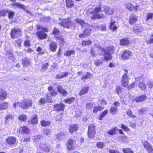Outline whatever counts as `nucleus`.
<instances>
[{
	"mask_svg": "<svg viewBox=\"0 0 153 153\" xmlns=\"http://www.w3.org/2000/svg\"><path fill=\"white\" fill-rule=\"evenodd\" d=\"M57 94V91L55 89L53 90L52 91L47 94L46 96V101L48 102H51V96H55Z\"/></svg>",
	"mask_w": 153,
	"mask_h": 153,
	"instance_id": "11",
	"label": "nucleus"
},
{
	"mask_svg": "<svg viewBox=\"0 0 153 153\" xmlns=\"http://www.w3.org/2000/svg\"><path fill=\"white\" fill-rule=\"evenodd\" d=\"M49 47L51 51L54 52L56 51L57 48V45L55 42H52L50 43Z\"/></svg>",
	"mask_w": 153,
	"mask_h": 153,
	"instance_id": "30",
	"label": "nucleus"
},
{
	"mask_svg": "<svg viewBox=\"0 0 153 153\" xmlns=\"http://www.w3.org/2000/svg\"><path fill=\"white\" fill-rule=\"evenodd\" d=\"M92 75L89 72H87L85 75L82 76L81 78V79L83 81L85 82V80L90 78L92 76Z\"/></svg>",
	"mask_w": 153,
	"mask_h": 153,
	"instance_id": "29",
	"label": "nucleus"
},
{
	"mask_svg": "<svg viewBox=\"0 0 153 153\" xmlns=\"http://www.w3.org/2000/svg\"><path fill=\"white\" fill-rule=\"evenodd\" d=\"M96 50H97V53L100 55L104 56V59L106 61L110 60L112 58L111 54L113 53V48L112 47H107L106 48H103L100 46L96 45Z\"/></svg>",
	"mask_w": 153,
	"mask_h": 153,
	"instance_id": "1",
	"label": "nucleus"
},
{
	"mask_svg": "<svg viewBox=\"0 0 153 153\" xmlns=\"http://www.w3.org/2000/svg\"><path fill=\"white\" fill-rule=\"evenodd\" d=\"M44 29H42L41 31L37 32L36 34L37 36L40 39H43L46 38L47 35L43 31Z\"/></svg>",
	"mask_w": 153,
	"mask_h": 153,
	"instance_id": "21",
	"label": "nucleus"
},
{
	"mask_svg": "<svg viewBox=\"0 0 153 153\" xmlns=\"http://www.w3.org/2000/svg\"><path fill=\"white\" fill-rule=\"evenodd\" d=\"M7 93L4 89H0V101L6 99Z\"/></svg>",
	"mask_w": 153,
	"mask_h": 153,
	"instance_id": "24",
	"label": "nucleus"
},
{
	"mask_svg": "<svg viewBox=\"0 0 153 153\" xmlns=\"http://www.w3.org/2000/svg\"><path fill=\"white\" fill-rule=\"evenodd\" d=\"M75 53V51L73 50H69L66 51L64 54L66 56H70L71 54H74Z\"/></svg>",
	"mask_w": 153,
	"mask_h": 153,
	"instance_id": "40",
	"label": "nucleus"
},
{
	"mask_svg": "<svg viewBox=\"0 0 153 153\" xmlns=\"http://www.w3.org/2000/svg\"><path fill=\"white\" fill-rule=\"evenodd\" d=\"M103 109V108L100 106H96L93 109V113L95 114L98 111H100Z\"/></svg>",
	"mask_w": 153,
	"mask_h": 153,
	"instance_id": "50",
	"label": "nucleus"
},
{
	"mask_svg": "<svg viewBox=\"0 0 153 153\" xmlns=\"http://www.w3.org/2000/svg\"><path fill=\"white\" fill-rule=\"evenodd\" d=\"M86 108L88 109H91L93 107V105L91 103H88L86 104Z\"/></svg>",
	"mask_w": 153,
	"mask_h": 153,
	"instance_id": "62",
	"label": "nucleus"
},
{
	"mask_svg": "<svg viewBox=\"0 0 153 153\" xmlns=\"http://www.w3.org/2000/svg\"><path fill=\"white\" fill-rule=\"evenodd\" d=\"M59 33V31L58 29H54L53 34L55 35V37L57 40H59L61 44L64 45L65 44V42L63 36H61Z\"/></svg>",
	"mask_w": 153,
	"mask_h": 153,
	"instance_id": "7",
	"label": "nucleus"
},
{
	"mask_svg": "<svg viewBox=\"0 0 153 153\" xmlns=\"http://www.w3.org/2000/svg\"><path fill=\"white\" fill-rule=\"evenodd\" d=\"M65 6L67 8H71L75 6L74 1L73 0H65Z\"/></svg>",
	"mask_w": 153,
	"mask_h": 153,
	"instance_id": "17",
	"label": "nucleus"
},
{
	"mask_svg": "<svg viewBox=\"0 0 153 153\" xmlns=\"http://www.w3.org/2000/svg\"><path fill=\"white\" fill-rule=\"evenodd\" d=\"M48 66V63L43 64L41 66L40 71L42 72H45L47 69Z\"/></svg>",
	"mask_w": 153,
	"mask_h": 153,
	"instance_id": "35",
	"label": "nucleus"
},
{
	"mask_svg": "<svg viewBox=\"0 0 153 153\" xmlns=\"http://www.w3.org/2000/svg\"><path fill=\"white\" fill-rule=\"evenodd\" d=\"M20 130L21 131V133L22 134H27L30 131L29 129L26 126H24L23 127H21Z\"/></svg>",
	"mask_w": 153,
	"mask_h": 153,
	"instance_id": "32",
	"label": "nucleus"
},
{
	"mask_svg": "<svg viewBox=\"0 0 153 153\" xmlns=\"http://www.w3.org/2000/svg\"><path fill=\"white\" fill-rule=\"evenodd\" d=\"M65 136V134L64 133L62 132L56 135V138L58 140H60L61 139L64 137Z\"/></svg>",
	"mask_w": 153,
	"mask_h": 153,
	"instance_id": "43",
	"label": "nucleus"
},
{
	"mask_svg": "<svg viewBox=\"0 0 153 153\" xmlns=\"http://www.w3.org/2000/svg\"><path fill=\"white\" fill-rule=\"evenodd\" d=\"M30 62L29 60L27 58L22 59V64L24 67H27L30 65Z\"/></svg>",
	"mask_w": 153,
	"mask_h": 153,
	"instance_id": "27",
	"label": "nucleus"
},
{
	"mask_svg": "<svg viewBox=\"0 0 153 153\" xmlns=\"http://www.w3.org/2000/svg\"><path fill=\"white\" fill-rule=\"evenodd\" d=\"M102 64V61L100 59H97L95 61V64L97 66H99Z\"/></svg>",
	"mask_w": 153,
	"mask_h": 153,
	"instance_id": "60",
	"label": "nucleus"
},
{
	"mask_svg": "<svg viewBox=\"0 0 153 153\" xmlns=\"http://www.w3.org/2000/svg\"><path fill=\"white\" fill-rule=\"evenodd\" d=\"M120 42L122 45H127L129 43V40L126 39H122L120 40Z\"/></svg>",
	"mask_w": 153,
	"mask_h": 153,
	"instance_id": "42",
	"label": "nucleus"
},
{
	"mask_svg": "<svg viewBox=\"0 0 153 153\" xmlns=\"http://www.w3.org/2000/svg\"><path fill=\"white\" fill-rule=\"evenodd\" d=\"M75 100V98L72 97V98L65 100L64 102L66 103L70 104L74 102Z\"/></svg>",
	"mask_w": 153,
	"mask_h": 153,
	"instance_id": "46",
	"label": "nucleus"
},
{
	"mask_svg": "<svg viewBox=\"0 0 153 153\" xmlns=\"http://www.w3.org/2000/svg\"><path fill=\"white\" fill-rule=\"evenodd\" d=\"M103 11L107 15H111L114 12V10L109 7L106 6L104 7Z\"/></svg>",
	"mask_w": 153,
	"mask_h": 153,
	"instance_id": "23",
	"label": "nucleus"
},
{
	"mask_svg": "<svg viewBox=\"0 0 153 153\" xmlns=\"http://www.w3.org/2000/svg\"><path fill=\"white\" fill-rule=\"evenodd\" d=\"M95 48H93V47H91L90 53L92 56L93 57H95L97 54L95 53Z\"/></svg>",
	"mask_w": 153,
	"mask_h": 153,
	"instance_id": "55",
	"label": "nucleus"
},
{
	"mask_svg": "<svg viewBox=\"0 0 153 153\" xmlns=\"http://www.w3.org/2000/svg\"><path fill=\"white\" fill-rule=\"evenodd\" d=\"M148 85L150 88L153 87V82L152 80H149L148 82Z\"/></svg>",
	"mask_w": 153,
	"mask_h": 153,
	"instance_id": "64",
	"label": "nucleus"
},
{
	"mask_svg": "<svg viewBox=\"0 0 153 153\" xmlns=\"http://www.w3.org/2000/svg\"><path fill=\"white\" fill-rule=\"evenodd\" d=\"M117 140L123 143H126L127 142V138L124 136H120L118 137L117 138Z\"/></svg>",
	"mask_w": 153,
	"mask_h": 153,
	"instance_id": "33",
	"label": "nucleus"
},
{
	"mask_svg": "<svg viewBox=\"0 0 153 153\" xmlns=\"http://www.w3.org/2000/svg\"><path fill=\"white\" fill-rule=\"evenodd\" d=\"M139 87L141 90H144L146 88V85L143 82H140L139 85Z\"/></svg>",
	"mask_w": 153,
	"mask_h": 153,
	"instance_id": "52",
	"label": "nucleus"
},
{
	"mask_svg": "<svg viewBox=\"0 0 153 153\" xmlns=\"http://www.w3.org/2000/svg\"><path fill=\"white\" fill-rule=\"evenodd\" d=\"M153 18V13H147L145 21H147L149 19H152Z\"/></svg>",
	"mask_w": 153,
	"mask_h": 153,
	"instance_id": "44",
	"label": "nucleus"
},
{
	"mask_svg": "<svg viewBox=\"0 0 153 153\" xmlns=\"http://www.w3.org/2000/svg\"><path fill=\"white\" fill-rule=\"evenodd\" d=\"M38 122L37 118L36 117H33L31 120L28 121V123L30 125H35Z\"/></svg>",
	"mask_w": 153,
	"mask_h": 153,
	"instance_id": "38",
	"label": "nucleus"
},
{
	"mask_svg": "<svg viewBox=\"0 0 153 153\" xmlns=\"http://www.w3.org/2000/svg\"><path fill=\"white\" fill-rule=\"evenodd\" d=\"M43 131L44 134L46 135L50 134L51 133L50 129H45Z\"/></svg>",
	"mask_w": 153,
	"mask_h": 153,
	"instance_id": "59",
	"label": "nucleus"
},
{
	"mask_svg": "<svg viewBox=\"0 0 153 153\" xmlns=\"http://www.w3.org/2000/svg\"><path fill=\"white\" fill-rule=\"evenodd\" d=\"M123 150L124 153H133V152L128 148H124Z\"/></svg>",
	"mask_w": 153,
	"mask_h": 153,
	"instance_id": "54",
	"label": "nucleus"
},
{
	"mask_svg": "<svg viewBox=\"0 0 153 153\" xmlns=\"http://www.w3.org/2000/svg\"><path fill=\"white\" fill-rule=\"evenodd\" d=\"M7 13H8V16L9 19H12L13 18L15 15V13L14 12L8 10Z\"/></svg>",
	"mask_w": 153,
	"mask_h": 153,
	"instance_id": "45",
	"label": "nucleus"
},
{
	"mask_svg": "<svg viewBox=\"0 0 153 153\" xmlns=\"http://www.w3.org/2000/svg\"><path fill=\"white\" fill-rule=\"evenodd\" d=\"M126 112L127 114L131 117H136L135 115L132 114V111L130 109H128Z\"/></svg>",
	"mask_w": 153,
	"mask_h": 153,
	"instance_id": "53",
	"label": "nucleus"
},
{
	"mask_svg": "<svg viewBox=\"0 0 153 153\" xmlns=\"http://www.w3.org/2000/svg\"><path fill=\"white\" fill-rule=\"evenodd\" d=\"M125 7L129 11L131 12H137L140 7V5L138 4L134 5L131 2L127 3L125 4Z\"/></svg>",
	"mask_w": 153,
	"mask_h": 153,
	"instance_id": "4",
	"label": "nucleus"
},
{
	"mask_svg": "<svg viewBox=\"0 0 153 153\" xmlns=\"http://www.w3.org/2000/svg\"><path fill=\"white\" fill-rule=\"evenodd\" d=\"M7 11L8 10H7L4 9L0 10V16L1 17L6 16Z\"/></svg>",
	"mask_w": 153,
	"mask_h": 153,
	"instance_id": "49",
	"label": "nucleus"
},
{
	"mask_svg": "<svg viewBox=\"0 0 153 153\" xmlns=\"http://www.w3.org/2000/svg\"><path fill=\"white\" fill-rule=\"evenodd\" d=\"M39 146L40 149L45 152H48L50 151V145L45 141L41 142Z\"/></svg>",
	"mask_w": 153,
	"mask_h": 153,
	"instance_id": "6",
	"label": "nucleus"
},
{
	"mask_svg": "<svg viewBox=\"0 0 153 153\" xmlns=\"http://www.w3.org/2000/svg\"><path fill=\"white\" fill-rule=\"evenodd\" d=\"M22 35L21 29H12L10 33L11 38H16L20 37Z\"/></svg>",
	"mask_w": 153,
	"mask_h": 153,
	"instance_id": "10",
	"label": "nucleus"
},
{
	"mask_svg": "<svg viewBox=\"0 0 153 153\" xmlns=\"http://www.w3.org/2000/svg\"><path fill=\"white\" fill-rule=\"evenodd\" d=\"M69 18L64 19L61 22L60 24L64 28H69L72 26H74L75 23H73L71 19H69Z\"/></svg>",
	"mask_w": 153,
	"mask_h": 153,
	"instance_id": "5",
	"label": "nucleus"
},
{
	"mask_svg": "<svg viewBox=\"0 0 153 153\" xmlns=\"http://www.w3.org/2000/svg\"><path fill=\"white\" fill-rule=\"evenodd\" d=\"M124 71L126 73H124L123 76L121 79V84L122 86L126 87L128 84V77L126 74L128 72L127 70L125 69L124 70Z\"/></svg>",
	"mask_w": 153,
	"mask_h": 153,
	"instance_id": "8",
	"label": "nucleus"
},
{
	"mask_svg": "<svg viewBox=\"0 0 153 153\" xmlns=\"http://www.w3.org/2000/svg\"><path fill=\"white\" fill-rule=\"evenodd\" d=\"M147 110V109L146 108L144 107L141 108L139 110V112L141 113V114H145L146 111Z\"/></svg>",
	"mask_w": 153,
	"mask_h": 153,
	"instance_id": "61",
	"label": "nucleus"
},
{
	"mask_svg": "<svg viewBox=\"0 0 153 153\" xmlns=\"http://www.w3.org/2000/svg\"><path fill=\"white\" fill-rule=\"evenodd\" d=\"M75 141L71 139H70L68 140V150L70 151L71 150L73 149V143Z\"/></svg>",
	"mask_w": 153,
	"mask_h": 153,
	"instance_id": "31",
	"label": "nucleus"
},
{
	"mask_svg": "<svg viewBox=\"0 0 153 153\" xmlns=\"http://www.w3.org/2000/svg\"><path fill=\"white\" fill-rule=\"evenodd\" d=\"M91 29H85L84 31V33L79 35V37L81 38L85 37L89 35L91 33Z\"/></svg>",
	"mask_w": 153,
	"mask_h": 153,
	"instance_id": "28",
	"label": "nucleus"
},
{
	"mask_svg": "<svg viewBox=\"0 0 153 153\" xmlns=\"http://www.w3.org/2000/svg\"><path fill=\"white\" fill-rule=\"evenodd\" d=\"M117 109L114 107H111L110 110V112L112 114H115L117 111Z\"/></svg>",
	"mask_w": 153,
	"mask_h": 153,
	"instance_id": "48",
	"label": "nucleus"
},
{
	"mask_svg": "<svg viewBox=\"0 0 153 153\" xmlns=\"http://www.w3.org/2000/svg\"><path fill=\"white\" fill-rule=\"evenodd\" d=\"M78 126L76 124H74L70 125L69 127V132L71 133H73L75 131L78 130Z\"/></svg>",
	"mask_w": 153,
	"mask_h": 153,
	"instance_id": "20",
	"label": "nucleus"
},
{
	"mask_svg": "<svg viewBox=\"0 0 153 153\" xmlns=\"http://www.w3.org/2000/svg\"><path fill=\"white\" fill-rule=\"evenodd\" d=\"M135 83L134 82V83L131 84L130 85H128L127 87L128 89L129 90L131 89H132V88H134L135 86Z\"/></svg>",
	"mask_w": 153,
	"mask_h": 153,
	"instance_id": "63",
	"label": "nucleus"
},
{
	"mask_svg": "<svg viewBox=\"0 0 153 153\" xmlns=\"http://www.w3.org/2000/svg\"><path fill=\"white\" fill-rule=\"evenodd\" d=\"M57 90L58 92L61 93L64 96H66L68 92L65 90L61 86L59 85L58 86Z\"/></svg>",
	"mask_w": 153,
	"mask_h": 153,
	"instance_id": "26",
	"label": "nucleus"
},
{
	"mask_svg": "<svg viewBox=\"0 0 153 153\" xmlns=\"http://www.w3.org/2000/svg\"><path fill=\"white\" fill-rule=\"evenodd\" d=\"M19 119L20 120L25 121L26 120L27 117L25 115H21L18 117Z\"/></svg>",
	"mask_w": 153,
	"mask_h": 153,
	"instance_id": "57",
	"label": "nucleus"
},
{
	"mask_svg": "<svg viewBox=\"0 0 153 153\" xmlns=\"http://www.w3.org/2000/svg\"><path fill=\"white\" fill-rule=\"evenodd\" d=\"M8 108V103L7 102H4L2 104L0 103V110L7 109Z\"/></svg>",
	"mask_w": 153,
	"mask_h": 153,
	"instance_id": "41",
	"label": "nucleus"
},
{
	"mask_svg": "<svg viewBox=\"0 0 153 153\" xmlns=\"http://www.w3.org/2000/svg\"><path fill=\"white\" fill-rule=\"evenodd\" d=\"M6 142L9 145H15L17 143V139L13 137H8L7 139Z\"/></svg>",
	"mask_w": 153,
	"mask_h": 153,
	"instance_id": "13",
	"label": "nucleus"
},
{
	"mask_svg": "<svg viewBox=\"0 0 153 153\" xmlns=\"http://www.w3.org/2000/svg\"><path fill=\"white\" fill-rule=\"evenodd\" d=\"M138 20L137 16L134 14L131 15L129 19L128 22L131 25H133Z\"/></svg>",
	"mask_w": 153,
	"mask_h": 153,
	"instance_id": "16",
	"label": "nucleus"
},
{
	"mask_svg": "<svg viewBox=\"0 0 153 153\" xmlns=\"http://www.w3.org/2000/svg\"><path fill=\"white\" fill-rule=\"evenodd\" d=\"M146 43L149 44L153 43V35L149 38L146 41Z\"/></svg>",
	"mask_w": 153,
	"mask_h": 153,
	"instance_id": "58",
	"label": "nucleus"
},
{
	"mask_svg": "<svg viewBox=\"0 0 153 153\" xmlns=\"http://www.w3.org/2000/svg\"><path fill=\"white\" fill-rule=\"evenodd\" d=\"M54 107L56 111H63L65 108V105L62 103L59 104H56L54 105Z\"/></svg>",
	"mask_w": 153,
	"mask_h": 153,
	"instance_id": "18",
	"label": "nucleus"
},
{
	"mask_svg": "<svg viewBox=\"0 0 153 153\" xmlns=\"http://www.w3.org/2000/svg\"><path fill=\"white\" fill-rule=\"evenodd\" d=\"M108 110H105L104 111L99 117V119L100 120H102L103 118L108 113Z\"/></svg>",
	"mask_w": 153,
	"mask_h": 153,
	"instance_id": "47",
	"label": "nucleus"
},
{
	"mask_svg": "<svg viewBox=\"0 0 153 153\" xmlns=\"http://www.w3.org/2000/svg\"><path fill=\"white\" fill-rule=\"evenodd\" d=\"M97 146L99 148L102 149L105 146V144L103 142H99L97 143Z\"/></svg>",
	"mask_w": 153,
	"mask_h": 153,
	"instance_id": "56",
	"label": "nucleus"
},
{
	"mask_svg": "<svg viewBox=\"0 0 153 153\" xmlns=\"http://www.w3.org/2000/svg\"><path fill=\"white\" fill-rule=\"evenodd\" d=\"M119 24L116 22L114 20L111 19H110V22L109 25V29H117L119 27Z\"/></svg>",
	"mask_w": 153,
	"mask_h": 153,
	"instance_id": "14",
	"label": "nucleus"
},
{
	"mask_svg": "<svg viewBox=\"0 0 153 153\" xmlns=\"http://www.w3.org/2000/svg\"><path fill=\"white\" fill-rule=\"evenodd\" d=\"M32 102L29 100L24 99L19 103V107L24 109H27L29 107H31Z\"/></svg>",
	"mask_w": 153,
	"mask_h": 153,
	"instance_id": "3",
	"label": "nucleus"
},
{
	"mask_svg": "<svg viewBox=\"0 0 153 153\" xmlns=\"http://www.w3.org/2000/svg\"><path fill=\"white\" fill-rule=\"evenodd\" d=\"M75 22L79 24L82 28L86 27L88 25V24L85 23L84 20L81 19H75Z\"/></svg>",
	"mask_w": 153,
	"mask_h": 153,
	"instance_id": "19",
	"label": "nucleus"
},
{
	"mask_svg": "<svg viewBox=\"0 0 153 153\" xmlns=\"http://www.w3.org/2000/svg\"><path fill=\"white\" fill-rule=\"evenodd\" d=\"M96 131L95 127L94 125H91L88 127V135L91 138H93L95 136Z\"/></svg>",
	"mask_w": 153,
	"mask_h": 153,
	"instance_id": "9",
	"label": "nucleus"
},
{
	"mask_svg": "<svg viewBox=\"0 0 153 153\" xmlns=\"http://www.w3.org/2000/svg\"><path fill=\"white\" fill-rule=\"evenodd\" d=\"M12 5L13 6H16L19 8L22 9L24 10L25 9V6L24 5L21 4L19 2L13 3L12 4Z\"/></svg>",
	"mask_w": 153,
	"mask_h": 153,
	"instance_id": "36",
	"label": "nucleus"
},
{
	"mask_svg": "<svg viewBox=\"0 0 153 153\" xmlns=\"http://www.w3.org/2000/svg\"><path fill=\"white\" fill-rule=\"evenodd\" d=\"M102 6V4L100 3L95 7L93 10L88 12V15L91 14L93 15L91 17V19H104L105 18V16L104 14L98 13L101 11Z\"/></svg>",
	"mask_w": 153,
	"mask_h": 153,
	"instance_id": "2",
	"label": "nucleus"
},
{
	"mask_svg": "<svg viewBox=\"0 0 153 153\" xmlns=\"http://www.w3.org/2000/svg\"><path fill=\"white\" fill-rule=\"evenodd\" d=\"M89 89V87L88 86H84L82 88L79 93L80 96H82L87 93Z\"/></svg>",
	"mask_w": 153,
	"mask_h": 153,
	"instance_id": "25",
	"label": "nucleus"
},
{
	"mask_svg": "<svg viewBox=\"0 0 153 153\" xmlns=\"http://www.w3.org/2000/svg\"><path fill=\"white\" fill-rule=\"evenodd\" d=\"M146 98V96L143 94L134 99L133 101H135L137 102H139L145 100Z\"/></svg>",
	"mask_w": 153,
	"mask_h": 153,
	"instance_id": "22",
	"label": "nucleus"
},
{
	"mask_svg": "<svg viewBox=\"0 0 153 153\" xmlns=\"http://www.w3.org/2000/svg\"><path fill=\"white\" fill-rule=\"evenodd\" d=\"M13 117L10 114H9L7 115L6 116L5 118V123H7L10 121L11 120H12Z\"/></svg>",
	"mask_w": 153,
	"mask_h": 153,
	"instance_id": "51",
	"label": "nucleus"
},
{
	"mask_svg": "<svg viewBox=\"0 0 153 153\" xmlns=\"http://www.w3.org/2000/svg\"><path fill=\"white\" fill-rule=\"evenodd\" d=\"M132 53L128 50L124 51L121 55V57L124 59H127L129 58L132 55Z\"/></svg>",
	"mask_w": 153,
	"mask_h": 153,
	"instance_id": "15",
	"label": "nucleus"
},
{
	"mask_svg": "<svg viewBox=\"0 0 153 153\" xmlns=\"http://www.w3.org/2000/svg\"><path fill=\"white\" fill-rule=\"evenodd\" d=\"M68 72H62L60 74H56L55 78L57 79H61L65 76H68Z\"/></svg>",
	"mask_w": 153,
	"mask_h": 153,
	"instance_id": "34",
	"label": "nucleus"
},
{
	"mask_svg": "<svg viewBox=\"0 0 153 153\" xmlns=\"http://www.w3.org/2000/svg\"><path fill=\"white\" fill-rule=\"evenodd\" d=\"M143 143L144 147L148 153H153V150L152 147L148 141H145L143 142Z\"/></svg>",
	"mask_w": 153,
	"mask_h": 153,
	"instance_id": "12",
	"label": "nucleus"
},
{
	"mask_svg": "<svg viewBox=\"0 0 153 153\" xmlns=\"http://www.w3.org/2000/svg\"><path fill=\"white\" fill-rule=\"evenodd\" d=\"M117 130V128L116 127L108 130L107 131V133L110 135H113L116 133V131Z\"/></svg>",
	"mask_w": 153,
	"mask_h": 153,
	"instance_id": "37",
	"label": "nucleus"
},
{
	"mask_svg": "<svg viewBox=\"0 0 153 153\" xmlns=\"http://www.w3.org/2000/svg\"><path fill=\"white\" fill-rule=\"evenodd\" d=\"M40 123L41 126L43 127L49 126L51 124V122L49 121H46L45 120L41 121Z\"/></svg>",
	"mask_w": 153,
	"mask_h": 153,
	"instance_id": "39",
	"label": "nucleus"
}]
</instances>
